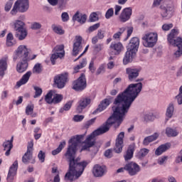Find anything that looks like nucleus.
Listing matches in <instances>:
<instances>
[{
  "instance_id": "c85d7f7f",
  "label": "nucleus",
  "mask_w": 182,
  "mask_h": 182,
  "mask_svg": "<svg viewBox=\"0 0 182 182\" xmlns=\"http://www.w3.org/2000/svg\"><path fill=\"white\" fill-rule=\"evenodd\" d=\"M2 147L3 150L5 152V156L8 157L9 156L11 155V150L14 149V144H11L9 141L6 140L3 144H2Z\"/></svg>"
},
{
  "instance_id": "3c124183",
  "label": "nucleus",
  "mask_w": 182,
  "mask_h": 182,
  "mask_svg": "<svg viewBox=\"0 0 182 182\" xmlns=\"http://www.w3.org/2000/svg\"><path fill=\"white\" fill-rule=\"evenodd\" d=\"M99 21V17L97 16V14L96 12H93L90 16V22H96Z\"/></svg>"
},
{
  "instance_id": "4c0bfd02",
  "label": "nucleus",
  "mask_w": 182,
  "mask_h": 182,
  "mask_svg": "<svg viewBox=\"0 0 182 182\" xmlns=\"http://www.w3.org/2000/svg\"><path fill=\"white\" fill-rule=\"evenodd\" d=\"M43 69L42 68V65L39 63H36L33 68V73H42Z\"/></svg>"
},
{
  "instance_id": "aec40b11",
  "label": "nucleus",
  "mask_w": 182,
  "mask_h": 182,
  "mask_svg": "<svg viewBox=\"0 0 182 182\" xmlns=\"http://www.w3.org/2000/svg\"><path fill=\"white\" fill-rule=\"evenodd\" d=\"M112 100V97L105 98L102 100L100 104L98 105V107L92 112V114H96V113H99V112H103L109 105H110Z\"/></svg>"
},
{
  "instance_id": "864d4df0",
  "label": "nucleus",
  "mask_w": 182,
  "mask_h": 182,
  "mask_svg": "<svg viewBox=\"0 0 182 182\" xmlns=\"http://www.w3.org/2000/svg\"><path fill=\"white\" fill-rule=\"evenodd\" d=\"M105 33H106V31L100 29L97 31L96 36L98 38V39L102 40L105 38Z\"/></svg>"
},
{
  "instance_id": "0e129e2a",
  "label": "nucleus",
  "mask_w": 182,
  "mask_h": 182,
  "mask_svg": "<svg viewBox=\"0 0 182 182\" xmlns=\"http://www.w3.org/2000/svg\"><path fill=\"white\" fill-rule=\"evenodd\" d=\"M93 49L96 52H100L103 49V44H95Z\"/></svg>"
},
{
  "instance_id": "72a5a7b5",
  "label": "nucleus",
  "mask_w": 182,
  "mask_h": 182,
  "mask_svg": "<svg viewBox=\"0 0 182 182\" xmlns=\"http://www.w3.org/2000/svg\"><path fill=\"white\" fill-rule=\"evenodd\" d=\"M65 146H66V141H63L60 143L58 147L53 151H52L53 156H56V154H59L65 149Z\"/></svg>"
},
{
  "instance_id": "338daca9",
  "label": "nucleus",
  "mask_w": 182,
  "mask_h": 182,
  "mask_svg": "<svg viewBox=\"0 0 182 182\" xmlns=\"http://www.w3.org/2000/svg\"><path fill=\"white\" fill-rule=\"evenodd\" d=\"M74 122H82L85 119V116L83 115H75L73 118Z\"/></svg>"
},
{
  "instance_id": "f03ea898",
  "label": "nucleus",
  "mask_w": 182,
  "mask_h": 182,
  "mask_svg": "<svg viewBox=\"0 0 182 182\" xmlns=\"http://www.w3.org/2000/svg\"><path fill=\"white\" fill-rule=\"evenodd\" d=\"M85 137V135H77L73 136L69 141V145L68 146L67 151L65 154V157L69 163L68 171L65 176V180L67 181H73L75 176L76 178H79L85 168L87 166L89 163L84 161L80 162L79 158H76V153L77 151V145L79 143H82V139Z\"/></svg>"
},
{
  "instance_id": "9b49d317",
  "label": "nucleus",
  "mask_w": 182,
  "mask_h": 182,
  "mask_svg": "<svg viewBox=\"0 0 182 182\" xmlns=\"http://www.w3.org/2000/svg\"><path fill=\"white\" fill-rule=\"evenodd\" d=\"M124 139V132H121L115 140V146L114 150L115 153H122L123 151V139Z\"/></svg>"
},
{
  "instance_id": "a211bd4d",
  "label": "nucleus",
  "mask_w": 182,
  "mask_h": 182,
  "mask_svg": "<svg viewBox=\"0 0 182 182\" xmlns=\"http://www.w3.org/2000/svg\"><path fill=\"white\" fill-rule=\"evenodd\" d=\"M112 52L110 55H120V53L124 48L123 47V44L122 43H112L109 46Z\"/></svg>"
},
{
  "instance_id": "473e14b6",
  "label": "nucleus",
  "mask_w": 182,
  "mask_h": 182,
  "mask_svg": "<svg viewBox=\"0 0 182 182\" xmlns=\"http://www.w3.org/2000/svg\"><path fill=\"white\" fill-rule=\"evenodd\" d=\"M173 113H174V105L173 103H170L166 109V116L168 119H171L173 117Z\"/></svg>"
},
{
  "instance_id": "412c9836",
  "label": "nucleus",
  "mask_w": 182,
  "mask_h": 182,
  "mask_svg": "<svg viewBox=\"0 0 182 182\" xmlns=\"http://www.w3.org/2000/svg\"><path fill=\"white\" fill-rule=\"evenodd\" d=\"M134 150H136L135 144H130L128 146V149L125 154L124 155V159L125 161H129V160H132V159H133V154H134Z\"/></svg>"
},
{
  "instance_id": "cd10ccee",
  "label": "nucleus",
  "mask_w": 182,
  "mask_h": 182,
  "mask_svg": "<svg viewBox=\"0 0 182 182\" xmlns=\"http://www.w3.org/2000/svg\"><path fill=\"white\" fill-rule=\"evenodd\" d=\"M170 147H171V144L170 143H166L159 146L155 151L156 156H161V154H163L164 151H167Z\"/></svg>"
},
{
  "instance_id": "dca6fc26",
  "label": "nucleus",
  "mask_w": 182,
  "mask_h": 182,
  "mask_svg": "<svg viewBox=\"0 0 182 182\" xmlns=\"http://www.w3.org/2000/svg\"><path fill=\"white\" fill-rule=\"evenodd\" d=\"M82 37L76 36L75 42L73 43V56H77V55H79V52H82Z\"/></svg>"
},
{
  "instance_id": "e433bc0d",
  "label": "nucleus",
  "mask_w": 182,
  "mask_h": 182,
  "mask_svg": "<svg viewBox=\"0 0 182 182\" xmlns=\"http://www.w3.org/2000/svg\"><path fill=\"white\" fill-rule=\"evenodd\" d=\"M53 52L55 53H63V56H65V46H56L53 49Z\"/></svg>"
},
{
  "instance_id": "4d7b16f0",
  "label": "nucleus",
  "mask_w": 182,
  "mask_h": 182,
  "mask_svg": "<svg viewBox=\"0 0 182 182\" xmlns=\"http://www.w3.org/2000/svg\"><path fill=\"white\" fill-rule=\"evenodd\" d=\"M18 11H19V7L18 6V3L15 2L13 9L11 11V15H16L18 14Z\"/></svg>"
},
{
  "instance_id": "69168bd1",
  "label": "nucleus",
  "mask_w": 182,
  "mask_h": 182,
  "mask_svg": "<svg viewBox=\"0 0 182 182\" xmlns=\"http://www.w3.org/2000/svg\"><path fill=\"white\" fill-rule=\"evenodd\" d=\"M173 28V23H165L162 26L163 31H170Z\"/></svg>"
},
{
  "instance_id": "b1692460",
  "label": "nucleus",
  "mask_w": 182,
  "mask_h": 182,
  "mask_svg": "<svg viewBox=\"0 0 182 182\" xmlns=\"http://www.w3.org/2000/svg\"><path fill=\"white\" fill-rule=\"evenodd\" d=\"M134 58H136V53L129 50H127V52L125 53L123 58L124 65H129V63L133 62V59H134Z\"/></svg>"
},
{
  "instance_id": "052dcab7",
  "label": "nucleus",
  "mask_w": 182,
  "mask_h": 182,
  "mask_svg": "<svg viewBox=\"0 0 182 182\" xmlns=\"http://www.w3.org/2000/svg\"><path fill=\"white\" fill-rule=\"evenodd\" d=\"M89 70L92 73H95V72L96 71V68H95V61L93 60H92L90 63Z\"/></svg>"
},
{
  "instance_id": "c03bdc74",
  "label": "nucleus",
  "mask_w": 182,
  "mask_h": 182,
  "mask_svg": "<svg viewBox=\"0 0 182 182\" xmlns=\"http://www.w3.org/2000/svg\"><path fill=\"white\" fill-rule=\"evenodd\" d=\"M33 89L35 90V95L33 96L34 99H36V97H40V96H41L43 92L42 88L38 86H34Z\"/></svg>"
},
{
  "instance_id": "6e6552de",
  "label": "nucleus",
  "mask_w": 182,
  "mask_h": 182,
  "mask_svg": "<svg viewBox=\"0 0 182 182\" xmlns=\"http://www.w3.org/2000/svg\"><path fill=\"white\" fill-rule=\"evenodd\" d=\"M87 87L86 82V75L83 73L75 80L73 82V89L75 92H83Z\"/></svg>"
},
{
  "instance_id": "f704fd0d",
  "label": "nucleus",
  "mask_w": 182,
  "mask_h": 182,
  "mask_svg": "<svg viewBox=\"0 0 182 182\" xmlns=\"http://www.w3.org/2000/svg\"><path fill=\"white\" fill-rule=\"evenodd\" d=\"M58 58H60V59H62V58H63V53H54L51 55L50 61L52 65H55L56 59H58Z\"/></svg>"
},
{
  "instance_id": "ea45409f",
  "label": "nucleus",
  "mask_w": 182,
  "mask_h": 182,
  "mask_svg": "<svg viewBox=\"0 0 182 182\" xmlns=\"http://www.w3.org/2000/svg\"><path fill=\"white\" fill-rule=\"evenodd\" d=\"M53 96V93L52 92V91H50L46 94L45 97V100L46 103H48V105H52V103H53V99H52Z\"/></svg>"
},
{
  "instance_id": "393cba45",
  "label": "nucleus",
  "mask_w": 182,
  "mask_h": 182,
  "mask_svg": "<svg viewBox=\"0 0 182 182\" xmlns=\"http://www.w3.org/2000/svg\"><path fill=\"white\" fill-rule=\"evenodd\" d=\"M8 57H5L0 60V76L4 77L5 76V72L8 69Z\"/></svg>"
},
{
  "instance_id": "9d476101",
  "label": "nucleus",
  "mask_w": 182,
  "mask_h": 182,
  "mask_svg": "<svg viewBox=\"0 0 182 182\" xmlns=\"http://www.w3.org/2000/svg\"><path fill=\"white\" fill-rule=\"evenodd\" d=\"M33 156V139H31L28 142L27 151L22 157V161L24 164H28L29 160L32 159Z\"/></svg>"
},
{
  "instance_id": "6e6d98bb",
  "label": "nucleus",
  "mask_w": 182,
  "mask_h": 182,
  "mask_svg": "<svg viewBox=\"0 0 182 182\" xmlns=\"http://www.w3.org/2000/svg\"><path fill=\"white\" fill-rule=\"evenodd\" d=\"M144 119L145 122H153L154 120V116L151 114H146L144 115Z\"/></svg>"
},
{
  "instance_id": "13d9d810",
  "label": "nucleus",
  "mask_w": 182,
  "mask_h": 182,
  "mask_svg": "<svg viewBox=\"0 0 182 182\" xmlns=\"http://www.w3.org/2000/svg\"><path fill=\"white\" fill-rule=\"evenodd\" d=\"M122 11V6L120 5H115L114 6V15L115 16H117L120 15V11Z\"/></svg>"
},
{
  "instance_id": "774afa93",
  "label": "nucleus",
  "mask_w": 182,
  "mask_h": 182,
  "mask_svg": "<svg viewBox=\"0 0 182 182\" xmlns=\"http://www.w3.org/2000/svg\"><path fill=\"white\" fill-rule=\"evenodd\" d=\"M95 122H96V117L92 118V119H90L89 121H87L85 123V127H89L92 126V124H93L95 123Z\"/></svg>"
},
{
  "instance_id": "1a4fd4ad",
  "label": "nucleus",
  "mask_w": 182,
  "mask_h": 182,
  "mask_svg": "<svg viewBox=\"0 0 182 182\" xmlns=\"http://www.w3.org/2000/svg\"><path fill=\"white\" fill-rule=\"evenodd\" d=\"M126 73L129 82H142L143 80V78L136 80L139 77V75H140V69L139 68H126Z\"/></svg>"
},
{
  "instance_id": "a19ab883",
  "label": "nucleus",
  "mask_w": 182,
  "mask_h": 182,
  "mask_svg": "<svg viewBox=\"0 0 182 182\" xmlns=\"http://www.w3.org/2000/svg\"><path fill=\"white\" fill-rule=\"evenodd\" d=\"M100 28V23H97L92 26H90L87 30V33H92V32H95V31H97Z\"/></svg>"
},
{
  "instance_id": "79ce46f5",
  "label": "nucleus",
  "mask_w": 182,
  "mask_h": 182,
  "mask_svg": "<svg viewBox=\"0 0 182 182\" xmlns=\"http://www.w3.org/2000/svg\"><path fill=\"white\" fill-rule=\"evenodd\" d=\"M73 102V101H69L63 107V108H61L60 109V113H63V112H68V110H70V107H72Z\"/></svg>"
},
{
  "instance_id": "2eb2a0df",
  "label": "nucleus",
  "mask_w": 182,
  "mask_h": 182,
  "mask_svg": "<svg viewBox=\"0 0 182 182\" xmlns=\"http://www.w3.org/2000/svg\"><path fill=\"white\" fill-rule=\"evenodd\" d=\"M17 171H18V161H15L9 168L6 181L8 182H14V180L15 178V176H16Z\"/></svg>"
},
{
  "instance_id": "680f3d73",
  "label": "nucleus",
  "mask_w": 182,
  "mask_h": 182,
  "mask_svg": "<svg viewBox=\"0 0 182 182\" xmlns=\"http://www.w3.org/2000/svg\"><path fill=\"white\" fill-rule=\"evenodd\" d=\"M41 28H42V25L40 23H38V22H34L31 25V29H34L35 31H36L38 29H41Z\"/></svg>"
},
{
  "instance_id": "0eeeda50",
  "label": "nucleus",
  "mask_w": 182,
  "mask_h": 182,
  "mask_svg": "<svg viewBox=\"0 0 182 182\" xmlns=\"http://www.w3.org/2000/svg\"><path fill=\"white\" fill-rule=\"evenodd\" d=\"M178 35V31L176 28L171 30V33L168 35V42L172 46L178 48H182V38L177 37Z\"/></svg>"
},
{
  "instance_id": "f257e3e1",
  "label": "nucleus",
  "mask_w": 182,
  "mask_h": 182,
  "mask_svg": "<svg viewBox=\"0 0 182 182\" xmlns=\"http://www.w3.org/2000/svg\"><path fill=\"white\" fill-rule=\"evenodd\" d=\"M141 89H143V83L141 82L130 84L123 92L117 96L114 105L117 106L112 107L114 113L102 127L98 128L102 134L107 133L110 130V127L116 123L120 115L126 116V113L129 112L132 103L141 92Z\"/></svg>"
},
{
  "instance_id": "7ed1b4c3",
  "label": "nucleus",
  "mask_w": 182,
  "mask_h": 182,
  "mask_svg": "<svg viewBox=\"0 0 182 182\" xmlns=\"http://www.w3.org/2000/svg\"><path fill=\"white\" fill-rule=\"evenodd\" d=\"M29 53V49L26 48V46H20L15 51V55H14V60L16 62L18 59H21V62L17 63L16 70L18 73H23L26 72L28 66V55Z\"/></svg>"
},
{
  "instance_id": "8fccbe9b",
  "label": "nucleus",
  "mask_w": 182,
  "mask_h": 182,
  "mask_svg": "<svg viewBox=\"0 0 182 182\" xmlns=\"http://www.w3.org/2000/svg\"><path fill=\"white\" fill-rule=\"evenodd\" d=\"M38 159L41 163H45V158L46 157V154L43 151H40L38 154Z\"/></svg>"
},
{
  "instance_id": "20e7f679",
  "label": "nucleus",
  "mask_w": 182,
  "mask_h": 182,
  "mask_svg": "<svg viewBox=\"0 0 182 182\" xmlns=\"http://www.w3.org/2000/svg\"><path fill=\"white\" fill-rule=\"evenodd\" d=\"M100 134H103L99 129H97L96 130L92 132V134L88 135L86 139L84 141V145L81 148V151L89 150V149L93 146L96 147L97 151H99V149H100L102 143L96 142V137L97 136H100Z\"/></svg>"
},
{
  "instance_id": "5701e85b",
  "label": "nucleus",
  "mask_w": 182,
  "mask_h": 182,
  "mask_svg": "<svg viewBox=\"0 0 182 182\" xmlns=\"http://www.w3.org/2000/svg\"><path fill=\"white\" fill-rule=\"evenodd\" d=\"M87 19V16L86 14H82L79 11H77L73 16V21H77L79 23H81L82 25L86 23Z\"/></svg>"
},
{
  "instance_id": "c9c22d12",
  "label": "nucleus",
  "mask_w": 182,
  "mask_h": 182,
  "mask_svg": "<svg viewBox=\"0 0 182 182\" xmlns=\"http://www.w3.org/2000/svg\"><path fill=\"white\" fill-rule=\"evenodd\" d=\"M52 29L55 33H57V35H63L65 33V31L62 28V26H52Z\"/></svg>"
},
{
  "instance_id": "423d86ee",
  "label": "nucleus",
  "mask_w": 182,
  "mask_h": 182,
  "mask_svg": "<svg viewBox=\"0 0 182 182\" xmlns=\"http://www.w3.org/2000/svg\"><path fill=\"white\" fill-rule=\"evenodd\" d=\"M69 80H70V78L68 72H64L54 77V83L56 85L58 89H63L66 86V84L69 83Z\"/></svg>"
},
{
  "instance_id": "39448f33",
  "label": "nucleus",
  "mask_w": 182,
  "mask_h": 182,
  "mask_svg": "<svg viewBox=\"0 0 182 182\" xmlns=\"http://www.w3.org/2000/svg\"><path fill=\"white\" fill-rule=\"evenodd\" d=\"M158 39L156 33H147L142 37V43L145 48H154Z\"/></svg>"
},
{
  "instance_id": "a878e982",
  "label": "nucleus",
  "mask_w": 182,
  "mask_h": 182,
  "mask_svg": "<svg viewBox=\"0 0 182 182\" xmlns=\"http://www.w3.org/2000/svg\"><path fill=\"white\" fill-rule=\"evenodd\" d=\"M32 76V72L28 71L26 74H24L19 81L16 82L17 87H21L23 85H26L29 81V78Z\"/></svg>"
},
{
  "instance_id": "de8ad7c7",
  "label": "nucleus",
  "mask_w": 182,
  "mask_h": 182,
  "mask_svg": "<svg viewBox=\"0 0 182 182\" xmlns=\"http://www.w3.org/2000/svg\"><path fill=\"white\" fill-rule=\"evenodd\" d=\"M125 31H126V28L124 27L120 28L119 31L113 35V38L114 39H119V38H120V36H122V34Z\"/></svg>"
},
{
  "instance_id": "bf43d9fd",
  "label": "nucleus",
  "mask_w": 182,
  "mask_h": 182,
  "mask_svg": "<svg viewBox=\"0 0 182 182\" xmlns=\"http://www.w3.org/2000/svg\"><path fill=\"white\" fill-rule=\"evenodd\" d=\"M61 19L63 22H68V21H69V14H68V12L62 13Z\"/></svg>"
},
{
  "instance_id": "49530a36",
  "label": "nucleus",
  "mask_w": 182,
  "mask_h": 182,
  "mask_svg": "<svg viewBox=\"0 0 182 182\" xmlns=\"http://www.w3.org/2000/svg\"><path fill=\"white\" fill-rule=\"evenodd\" d=\"M114 15V9L113 8L109 9L105 13L106 19H110Z\"/></svg>"
},
{
  "instance_id": "2f4dec72",
  "label": "nucleus",
  "mask_w": 182,
  "mask_h": 182,
  "mask_svg": "<svg viewBox=\"0 0 182 182\" xmlns=\"http://www.w3.org/2000/svg\"><path fill=\"white\" fill-rule=\"evenodd\" d=\"M166 134L168 137H177L178 136V132L174 129L167 127L166 129Z\"/></svg>"
},
{
  "instance_id": "4468645a",
  "label": "nucleus",
  "mask_w": 182,
  "mask_h": 182,
  "mask_svg": "<svg viewBox=\"0 0 182 182\" xmlns=\"http://www.w3.org/2000/svg\"><path fill=\"white\" fill-rule=\"evenodd\" d=\"M132 14H133V9H132V7H127L124 9L119 16V19L120 22H122V23L127 22V21H129V19L132 18Z\"/></svg>"
},
{
  "instance_id": "f3484780",
  "label": "nucleus",
  "mask_w": 182,
  "mask_h": 182,
  "mask_svg": "<svg viewBox=\"0 0 182 182\" xmlns=\"http://www.w3.org/2000/svg\"><path fill=\"white\" fill-rule=\"evenodd\" d=\"M92 102L90 97H82L79 102V105L77 107L76 112L77 113H82L84 109H86L89 104Z\"/></svg>"
},
{
  "instance_id": "ddd939ff",
  "label": "nucleus",
  "mask_w": 182,
  "mask_h": 182,
  "mask_svg": "<svg viewBox=\"0 0 182 182\" xmlns=\"http://www.w3.org/2000/svg\"><path fill=\"white\" fill-rule=\"evenodd\" d=\"M124 169L128 171L129 176H136L140 171V166L134 162H130L125 165Z\"/></svg>"
},
{
  "instance_id": "e2e57ef3",
  "label": "nucleus",
  "mask_w": 182,
  "mask_h": 182,
  "mask_svg": "<svg viewBox=\"0 0 182 182\" xmlns=\"http://www.w3.org/2000/svg\"><path fill=\"white\" fill-rule=\"evenodd\" d=\"M161 15L162 18H167L168 15V11H167V9L166 7L161 8Z\"/></svg>"
},
{
  "instance_id": "603ef678",
  "label": "nucleus",
  "mask_w": 182,
  "mask_h": 182,
  "mask_svg": "<svg viewBox=\"0 0 182 182\" xmlns=\"http://www.w3.org/2000/svg\"><path fill=\"white\" fill-rule=\"evenodd\" d=\"M181 56H182V48H179L173 53V58L175 59H178V58H181Z\"/></svg>"
},
{
  "instance_id": "7c9ffc66",
  "label": "nucleus",
  "mask_w": 182,
  "mask_h": 182,
  "mask_svg": "<svg viewBox=\"0 0 182 182\" xmlns=\"http://www.w3.org/2000/svg\"><path fill=\"white\" fill-rule=\"evenodd\" d=\"M13 26L14 31H19L20 29H23L25 28V23L21 20H16L13 23Z\"/></svg>"
},
{
  "instance_id": "6ab92c4d",
  "label": "nucleus",
  "mask_w": 182,
  "mask_h": 182,
  "mask_svg": "<svg viewBox=\"0 0 182 182\" xmlns=\"http://www.w3.org/2000/svg\"><path fill=\"white\" fill-rule=\"evenodd\" d=\"M16 4L18 6V12H21V14L29 9V0H17Z\"/></svg>"
},
{
  "instance_id": "f8f14e48",
  "label": "nucleus",
  "mask_w": 182,
  "mask_h": 182,
  "mask_svg": "<svg viewBox=\"0 0 182 182\" xmlns=\"http://www.w3.org/2000/svg\"><path fill=\"white\" fill-rule=\"evenodd\" d=\"M140 45V40L137 37L132 38L128 46H127V50H129L130 52H133L135 54L137 53V50H139V46Z\"/></svg>"
},
{
  "instance_id": "c756f323",
  "label": "nucleus",
  "mask_w": 182,
  "mask_h": 182,
  "mask_svg": "<svg viewBox=\"0 0 182 182\" xmlns=\"http://www.w3.org/2000/svg\"><path fill=\"white\" fill-rule=\"evenodd\" d=\"M157 137H159V134L155 133L153 135L146 136L144 138L143 141V144L144 146H149L151 141H154V140H157Z\"/></svg>"
},
{
  "instance_id": "4be33fe9",
  "label": "nucleus",
  "mask_w": 182,
  "mask_h": 182,
  "mask_svg": "<svg viewBox=\"0 0 182 182\" xmlns=\"http://www.w3.org/2000/svg\"><path fill=\"white\" fill-rule=\"evenodd\" d=\"M105 171L106 169L105 168V166L97 164L93 167L92 174L95 177H103Z\"/></svg>"
},
{
  "instance_id": "bb28decb",
  "label": "nucleus",
  "mask_w": 182,
  "mask_h": 182,
  "mask_svg": "<svg viewBox=\"0 0 182 182\" xmlns=\"http://www.w3.org/2000/svg\"><path fill=\"white\" fill-rule=\"evenodd\" d=\"M15 36L18 41H23L24 39H26V36H28V30H26V28L17 30L16 31Z\"/></svg>"
},
{
  "instance_id": "a18cd8bd",
  "label": "nucleus",
  "mask_w": 182,
  "mask_h": 182,
  "mask_svg": "<svg viewBox=\"0 0 182 182\" xmlns=\"http://www.w3.org/2000/svg\"><path fill=\"white\" fill-rule=\"evenodd\" d=\"M124 117V115H120L119 117H118V120H117L114 124V129H119V127H120V124H122V123H123V119Z\"/></svg>"
},
{
  "instance_id": "5fc2aeb1",
  "label": "nucleus",
  "mask_w": 182,
  "mask_h": 182,
  "mask_svg": "<svg viewBox=\"0 0 182 182\" xmlns=\"http://www.w3.org/2000/svg\"><path fill=\"white\" fill-rule=\"evenodd\" d=\"M33 113V105H28L26 107V114H27V116H29Z\"/></svg>"
},
{
  "instance_id": "37998d69",
  "label": "nucleus",
  "mask_w": 182,
  "mask_h": 182,
  "mask_svg": "<svg viewBox=\"0 0 182 182\" xmlns=\"http://www.w3.org/2000/svg\"><path fill=\"white\" fill-rule=\"evenodd\" d=\"M61 100H63V95L56 94L53 98V103H54V105H58V103H60Z\"/></svg>"
},
{
  "instance_id": "58836bf2",
  "label": "nucleus",
  "mask_w": 182,
  "mask_h": 182,
  "mask_svg": "<svg viewBox=\"0 0 182 182\" xmlns=\"http://www.w3.org/2000/svg\"><path fill=\"white\" fill-rule=\"evenodd\" d=\"M149 151H150L146 148L141 149L137 154L138 159H143L144 157H146V156L149 154Z\"/></svg>"
},
{
  "instance_id": "09e8293b",
  "label": "nucleus",
  "mask_w": 182,
  "mask_h": 182,
  "mask_svg": "<svg viewBox=\"0 0 182 182\" xmlns=\"http://www.w3.org/2000/svg\"><path fill=\"white\" fill-rule=\"evenodd\" d=\"M178 105H182V85L179 88V93L176 96Z\"/></svg>"
}]
</instances>
